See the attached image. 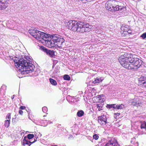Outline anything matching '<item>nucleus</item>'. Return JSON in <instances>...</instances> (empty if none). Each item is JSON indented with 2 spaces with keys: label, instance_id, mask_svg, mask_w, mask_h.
<instances>
[{
  "label": "nucleus",
  "instance_id": "nucleus-1",
  "mask_svg": "<svg viewBox=\"0 0 146 146\" xmlns=\"http://www.w3.org/2000/svg\"><path fill=\"white\" fill-rule=\"evenodd\" d=\"M118 59L122 66L129 70L138 69L142 63L141 60L135 58L132 55L127 53L121 55Z\"/></svg>",
  "mask_w": 146,
  "mask_h": 146
},
{
  "label": "nucleus",
  "instance_id": "nucleus-2",
  "mask_svg": "<svg viewBox=\"0 0 146 146\" xmlns=\"http://www.w3.org/2000/svg\"><path fill=\"white\" fill-rule=\"evenodd\" d=\"M67 27L74 32L81 34L90 32L92 26L89 23L75 20L70 21L67 23Z\"/></svg>",
  "mask_w": 146,
  "mask_h": 146
},
{
  "label": "nucleus",
  "instance_id": "nucleus-3",
  "mask_svg": "<svg viewBox=\"0 0 146 146\" xmlns=\"http://www.w3.org/2000/svg\"><path fill=\"white\" fill-rule=\"evenodd\" d=\"M31 59L29 57L24 59H21L18 60H14V64L16 68H19V71L22 74H25V72H32L34 70L35 66L30 62Z\"/></svg>",
  "mask_w": 146,
  "mask_h": 146
},
{
  "label": "nucleus",
  "instance_id": "nucleus-4",
  "mask_svg": "<svg viewBox=\"0 0 146 146\" xmlns=\"http://www.w3.org/2000/svg\"><path fill=\"white\" fill-rule=\"evenodd\" d=\"M121 33L123 36H126L129 34H131V31L129 26L127 25H122L121 27Z\"/></svg>",
  "mask_w": 146,
  "mask_h": 146
},
{
  "label": "nucleus",
  "instance_id": "nucleus-5",
  "mask_svg": "<svg viewBox=\"0 0 146 146\" xmlns=\"http://www.w3.org/2000/svg\"><path fill=\"white\" fill-rule=\"evenodd\" d=\"M29 33L35 38L39 40L41 31L37 30L30 29L29 31Z\"/></svg>",
  "mask_w": 146,
  "mask_h": 146
},
{
  "label": "nucleus",
  "instance_id": "nucleus-6",
  "mask_svg": "<svg viewBox=\"0 0 146 146\" xmlns=\"http://www.w3.org/2000/svg\"><path fill=\"white\" fill-rule=\"evenodd\" d=\"M56 36H53L51 39H50L49 40V39H48L46 43L48 44V46L49 47L52 48L56 46Z\"/></svg>",
  "mask_w": 146,
  "mask_h": 146
},
{
  "label": "nucleus",
  "instance_id": "nucleus-7",
  "mask_svg": "<svg viewBox=\"0 0 146 146\" xmlns=\"http://www.w3.org/2000/svg\"><path fill=\"white\" fill-rule=\"evenodd\" d=\"M132 106L137 107H142L143 105L142 99L139 98H135L134 101L132 102L131 104Z\"/></svg>",
  "mask_w": 146,
  "mask_h": 146
},
{
  "label": "nucleus",
  "instance_id": "nucleus-8",
  "mask_svg": "<svg viewBox=\"0 0 146 146\" xmlns=\"http://www.w3.org/2000/svg\"><path fill=\"white\" fill-rule=\"evenodd\" d=\"M104 146H120L117 140L114 139L109 140L104 145Z\"/></svg>",
  "mask_w": 146,
  "mask_h": 146
},
{
  "label": "nucleus",
  "instance_id": "nucleus-9",
  "mask_svg": "<svg viewBox=\"0 0 146 146\" xmlns=\"http://www.w3.org/2000/svg\"><path fill=\"white\" fill-rule=\"evenodd\" d=\"M98 119V122L101 125H105L107 123V118L106 116L104 115L99 116Z\"/></svg>",
  "mask_w": 146,
  "mask_h": 146
},
{
  "label": "nucleus",
  "instance_id": "nucleus-10",
  "mask_svg": "<svg viewBox=\"0 0 146 146\" xmlns=\"http://www.w3.org/2000/svg\"><path fill=\"white\" fill-rule=\"evenodd\" d=\"M8 6V2L7 0H0V10H4Z\"/></svg>",
  "mask_w": 146,
  "mask_h": 146
},
{
  "label": "nucleus",
  "instance_id": "nucleus-11",
  "mask_svg": "<svg viewBox=\"0 0 146 146\" xmlns=\"http://www.w3.org/2000/svg\"><path fill=\"white\" fill-rule=\"evenodd\" d=\"M139 85L146 87V77L141 76L138 79Z\"/></svg>",
  "mask_w": 146,
  "mask_h": 146
},
{
  "label": "nucleus",
  "instance_id": "nucleus-12",
  "mask_svg": "<svg viewBox=\"0 0 146 146\" xmlns=\"http://www.w3.org/2000/svg\"><path fill=\"white\" fill-rule=\"evenodd\" d=\"M40 34L39 40L41 41H44L46 43L48 39V38L49 37V36L46 33L42 32H41Z\"/></svg>",
  "mask_w": 146,
  "mask_h": 146
},
{
  "label": "nucleus",
  "instance_id": "nucleus-13",
  "mask_svg": "<svg viewBox=\"0 0 146 146\" xmlns=\"http://www.w3.org/2000/svg\"><path fill=\"white\" fill-rule=\"evenodd\" d=\"M56 46L59 48L62 47V44L64 42V40L62 38H61L56 36Z\"/></svg>",
  "mask_w": 146,
  "mask_h": 146
},
{
  "label": "nucleus",
  "instance_id": "nucleus-14",
  "mask_svg": "<svg viewBox=\"0 0 146 146\" xmlns=\"http://www.w3.org/2000/svg\"><path fill=\"white\" fill-rule=\"evenodd\" d=\"M104 97V95L102 94L101 95H98L95 97L94 98V99L95 100V102H96L103 103L104 102L105 100L104 98H102Z\"/></svg>",
  "mask_w": 146,
  "mask_h": 146
},
{
  "label": "nucleus",
  "instance_id": "nucleus-15",
  "mask_svg": "<svg viewBox=\"0 0 146 146\" xmlns=\"http://www.w3.org/2000/svg\"><path fill=\"white\" fill-rule=\"evenodd\" d=\"M112 0L108 1L106 2L105 4V8L108 10L111 11L112 10Z\"/></svg>",
  "mask_w": 146,
  "mask_h": 146
},
{
  "label": "nucleus",
  "instance_id": "nucleus-16",
  "mask_svg": "<svg viewBox=\"0 0 146 146\" xmlns=\"http://www.w3.org/2000/svg\"><path fill=\"white\" fill-rule=\"evenodd\" d=\"M126 10V8L125 7L123 6H119V5H118L117 7H116L114 11H118L119 12L121 13L125 11Z\"/></svg>",
  "mask_w": 146,
  "mask_h": 146
},
{
  "label": "nucleus",
  "instance_id": "nucleus-17",
  "mask_svg": "<svg viewBox=\"0 0 146 146\" xmlns=\"http://www.w3.org/2000/svg\"><path fill=\"white\" fill-rule=\"evenodd\" d=\"M42 49H43L44 50H45V51L46 52L47 54L49 55L51 57H53L55 56L54 52L47 50L44 47L42 48Z\"/></svg>",
  "mask_w": 146,
  "mask_h": 146
},
{
  "label": "nucleus",
  "instance_id": "nucleus-18",
  "mask_svg": "<svg viewBox=\"0 0 146 146\" xmlns=\"http://www.w3.org/2000/svg\"><path fill=\"white\" fill-rule=\"evenodd\" d=\"M112 10L114 11L115 9L118 5V2L115 0H112Z\"/></svg>",
  "mask_w": 146,
  "mask_h": 146
},
{
  "label": "nucleus",
  "instance_id": "nucleus-19",
  "mask_svg": "<svg viewBox=\"0 0 146 146\" xmlns=\"http://www.w3.org/2000/svg\"><path fill=\"white\" fill-rule=\"evenodd\" d=\"M31 142L30 141L27 140L25 139V137L24 138L23 140V145H27L30 146L31 144Z\"/></svg>",
  "mask_w": 146,
  "mask_h": 146
},
{
  "label": "nucleus",
  "instance_id": "nucleus-20",
  "mask_svg": "<svg viewBox=\"0 0 146 146\" xmlns=\"http://www.w3.org/2000/svg\"><path fill=\"white\" fill-rule=\"evenodd\" d=\"M84 112L83 110H80L78 111L77 113V115L79 117H81L84 115Z\"/></svg>",
  "mask_w": 146,
  "mask_h": 146
},
{
  "label": "nucleus",
  "instance_id": "nucleus-21",
  "mask_svg": "<svg viewBox=\"0 0 146 146\" xmlns=\"http://www.w3.org/2000/svg\"><path fill=\"white\" fill-rule=\"evenodd\" d=\"M10 119L6 120L5 121V126L6 127H8L10 125Z\"/></svg>",
  "mask_w": 146,
  "mask_h": 146
},
{
  "label": "nucleus",
  "instance_id": "nucleus-22",
  "mask_svg": "<svg viewBox=\"0 0 146 146\" xmlns=\"http://www.w3.org/2000/svg\"><path fill=\"white\" fill-rule=\"evenodd\" d=\"M50 81L51 84L52 85L56 86L57 84V82L54 79H53L51 78H50L49 79Z\"/></svg>",
  "mask_w": 146,
  "mask_h": 146
},
{
  "label": "nucleus",
  "instance_id": "nucleus-23",
  "mask_svg": "<svg viewBox=\"0 0 146 146\" xmlns=\"http://www.w3.org/2000/svg\"><path fill=\"white\" fill-rule=\"evenodd\" d=\"M102 81V80H101L99 78L97 77L93 82V83L94 84L99 83Z\"/></svg>",
  "mask_w": 146,
  "mask_h": 146
},
{
  "label": "nucleus",
  "instance_id": "nucleus-24",
  "mask_svg": "<svg viewBox=\"0 0 146 146\" xmlns=\"http://www.w3.org/2000/svg\"><path fill=\"white\" fill-rule=\"evenodd\" d=\"M124 106V105L123 104H121L119 105H116V109H123V108Z\"/></svg>",
  "mask_w": 146,
  "mask_h": 146
},
{
  "label": "nucleus",
  "instance_id": "nucleus-25",
  "mask_svg": "<svg viewBox=\"0 0 146 146\" xmlns=\"http://www.w3.org/2000/svg\"><path fill=\"white\" fill-rule=\"evenodd\" d=\"M63 78L65 80H70V76L68 75H65L64 76Z\"/></svg>",
  "mask_w": 146,
  "mask_h": 146
},
{
  "label": "nucleus",
  "instance_id": "nucleus-26",
  "mask_svg": "<svg viewBox=\"0 0 146 146\" xmlns=\"http://www.w3.org/2000/svg\"><path fill=\"white\" fill-rule=\"evenodd\" d=\"M99 111H100L102 110V106L101 104H97L96 105Z\"/></svg>",
  "mask_w": 146,
  "mask_h": 146
},
{
  "label": "nucleus",
  "instance_id": "nucleus-27",
  "mask_svg": "<svg viewBox=\"0 0 146 146\" xmlns=\"http://www.w3.org/2000/svg\"><path fill=\"white\" fill-rule=\"evenodd\" d=\"M146 122L144 121L143 123H142L140 127L141 129H145L146 126Z\"/></svg>",
  "mask_w": 146,
  "mask_h": 146
},
{
  "label": "nucleus",
  "instance_id": "nucleus-28",
  "mask_svg": "<svg viewBox=\"0 0 146 146\" xmlns=\"http://www.w3.org/2000/svg\"><path fill=\"white\" fill-rule=\"evenodd\" d=\"M27 137L29 139H30L34 137V135L33 134H29L27 135Z\"/></svg>",
  "mask_w": 146,
  "mask_h": 146
},
{
  "label": "nucleus",
  "instance_id": "nucleus-29",
  "mask_svg": "<svg viewBox=\"0 0 146 146\" xmlns=\"http://www.w3.org/2000/svg\"><path fill=\"white\" fill-rule=\"evenodd\" d=\"M93 138L94 139L96 140L98 139L99 136L97 134H95L93 135Z\"/></svg>",
  "mask_w": 146,
  "mask_h": 146
},
{
  "label": "nucleus",
  "instance_id": "nucleus-30",
  "mask_svg": "<svg viewBox=\"0 0 146 146\" xmlns=\"http://www.w3.org/2000/svg\"><path fill=\"white\" fill-rule=\"evenodd\" d=\"M141 37L143 39H145L146 38V33H143L141 36Z\"/></svg>",
  "mask_w": 146,
  "mask_h": 146
},
{
  "label": "nucleus",
  "instance_id": "nucleus-31",
  "mask_svg": "<svg viewBox=\"0 0 146 146\" xmlns=\"http://www.w3.org/2000/svg\"><path fill=\"white\" fill-rule=\"evenodd\" d=\"M11 118V114L10 113H8L7 115L6 116V119H10Z\"/></svg>",
  "mask_w": 146,
  "mask_h": 146
},
{
  "label": "nucleus",
  "instance_id": "nucleus-32",
  "mask_svg": "<svg viewBox=\"0 0 146 146\" xmlns=\"http://www.w3.org/2000/svg\"><path fill=\"white\" fill-rule=\"evenodd\" d=\"M47 108L46 107H44L42 108V110L45 113L46 112Z\"/></svg>",
  "mask_w": 146,
  "mask_h": 146
},
{
  "label": "nucleus",
  "instance_id": "nucleus-33",
  "mask_svg": "<svg viewBox=\"0 0 146 146\" xmlns=\"http://www.w3.org/2000/svg\"><path fill=\"white\" fill-rule=\"evenodd\" d=\"M26 108L25 106H21L19 108V109L21 110H24L26 109Z\"/></svg>",
  "mask_w": 146,
  "mask_h": 146
},
{
  "label": "nucleus",
  "instance_id": "nucleus-34",
  "mask_svg": "<svg viewBox=\"0 0 146 146\" xmlns=\"http://www.w3.org/2000/svg\"><path fill=\"white\" fill-rule=\"evenodd\" d=\"M115 104H113L109 105V106H112V108H113L114 109H116V106H115Z\"/></svg>",
  "mask_w": 146,
  "mask_h": 146
},
{
  "label": "nucleus",
  "instance_id": "nucleus-35",
  "mask_svg": "<svg viewBox=\"0 0 146 146\" xmlns=\"http://www.w3.org/2000/svg\"><path fill=\"white\" fill-rule=\"evenodd\" d=\"M19 113L21 115H22L23 113V112L21 110H19Z\"/></svg>",
  "mask_w": 146,
  "mask_h": 146
},
{
  "label": "nucleus",
  "instance_id": "nucleus-36",
  "mask_svg": "<svg viewBox=\"0 0 146 146\" xmlns=\"http://www.w3.org/2000/svg\"><path fill=\"white\" fill-rule=\"evenodd\" d=\"M95 0H86V2H90L92 1H93Z\"/></svg>",
  "mask_w": 146,
  "mask_h": 146
},
{
  "label": "nucleus",
  "instance_id": "nucleus-37",
  "mask_svg": "<svg viewBox=\"0 0 146 146\" xmlns=\"http://www.w3.org/2000/svg\"><path fill=\"white\" fill-rule=\"evenodd\" d=\"M115 114L116 115H117V116H119L120 115V113H115Z\"/></svg>",
  "mask_w": 146,
  "mask_h": 146
},
{
  "label": "nucleus",
  "instance_id": "nucleus-38",
  "mask_svg": "<svg viewBox=\"0 0 146 146\" xmlns=\"http://www.w3.org/2000/svg\"><path fill=\"white\" fill-rule=\"evenodd\" d=\"M36 141V139H35V140H34V141H33L31 142V143H31L32 144L33 143L35 142Z\"/></svg>",
  "mask_w": 146,
  "mask_h": 146
},
{
  "label": "nucleus",
  "instance_id": "nucleus-39",
  "mask_svg": "<svg viewBox=\"0 0 146 146\" xmlns=\"http://www.w3.org/2000/svg\"><path fill=\"white\" fill-rule=\"evenodd\" d=\"M14 96H13V97H11V98L12 99H14Z\"/></svg>",
  "mask_w": 146,
  "mask_h": 146
},
{
  "label": "nucleus",
  "instance_id": "nucleus-40",
  "mask_svg": "<svg viewBox=\"0 0 146 146\" xmlns=\"http://www.w3.org/2000/svg\"><path fill=\"white\" fill-rule=\"evenodd\" d=\"M110 106V107H109L110 108H111L112 107V106Z\"/></svg>",
  "mask_w": 146,
  "mask_h": 146
},
{
  "label": "nucleus",
  "instance_id": "nucleus-41",
  "mask_svg": "<svg viewBox=\"0 0 146 146\" xmlns=\"http://www.w3.org/2000/svg\"><path fill=\"white\" fill-rule=\"evenodd\" d=\"M51 146H58L57 145H51Z\"/></svg>",
  "mask_w": 146,
  "mask_h": 146
},
{
  "label": "nucleus",
  "instance_id": "nucleus-42",
  "mask_svg": "<svg viewBox=\"0 0 146 146\" xmlns=\"http://www.w3.org/2000/svg\"><path fill=\"white\" fill-rule=\"evenodd\" d=\"M145 130L146 131V126H145Z\"/></svg>",
  "mask_w": 146,
  "mask_h": 146
},
{
  "label": "nucleus",
  "instance_id": "nucleus-43",
  "mask_svg": "<svg viewBox=\"0 0 146 146\" xmlns=\"http://www.w3.org/2000/svg\"><path fill=\"white\" fill-rule=\"evenodd\" d=\"M54 65H53V66H52V68H54Z\"/></svg>",
  "mask_w": 146,
  "mask_h": 146
},
{
  "label": "nucleus",
  "instance_id": "nucleus-44",
  "mask_svg": "<svg viewBox=\"0 0 146 146\" xmlns=\"http://www.w3.org/2000/svg\"><path fill=\"white\" fill-rule=\"evenodd\" d=\"M45 116H46L45 115L43 116V117H45Z\"/></svg>",
  "mask_w": 146,
  "mask_h": 146
}]
</instances>
